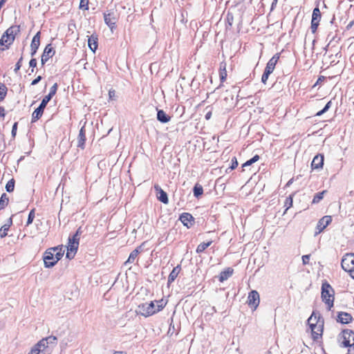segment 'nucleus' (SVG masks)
I'll use <instances>...</instances> for the list:
<instances>
[{
	"mask_svg": "<svg viewBox=\"0 0 354 354\" xmlns=\"http://www.w3.org/2000/svg\"><path fill=\"white\" fill-rule=\"evenodd\" d=\"M165 305L166 303L163 299L141 304L138 306L136 313L145 317H147L162 310Z\"/></svg>",
	"mask_w": 354,
	"mask_h": 354,
	"instance_id": "f257e3e1",
	"label": "nucleus"
},
{
	"mask_svg": "<svg viewBox=\"0 0 354 354\" xmlns=\"http://www.w3.org/2000/svg\"><path fill=\"white\" fill-rule=\"evenodd\" d=\"M56 344L57 337L55 336L43 338L32 347L29 354H50L49 345H55Z\"/></svg>",
	"mask_w": 354,
	"mask_h": 354,
	"instance_id": "f03ea898",
	"label": "nucleus"
},
{
	"mask_svg": "<svg viewBox=\"0 0 354 354\" xmlns=\"http://www.w3.org/2000/svg\"><path fill=\"white\" fill-rule=\"evenodd\" d=\"M319 319V315H317L314 312L308 319V324L311 329L312 337L314 341H317L322 335L324 322Z\"/></svg>",
	"mask_w": 354,
	"mask_h": 354,
	"instance_id": "7ed1b4c3",
	"label": "nucleus"
},
{
	"mask_svg": "<svg viewBox=\"0 0 354 354\" xmlns=\"http://www.w3.org/2000/svg\"><path fill=\"white\" fill-rule=\"evenodd\" d=\"M18 32H19V26H13L8 28L0 39V46H6V48H8L9 46L13 43Z\"/></svg>",
	"mask_w": 354,
	"mask_h": 354,
	"instance_id": "20e7f679",
	"label": "nucleus"
},
{
	"mask_svg": "<svg viewBox=\"0 0 354 354\" xmlns=\"http://www.w3.org/2000/svg\"><path fill=\"white\" fill-rule=\"evenodd\" d=\"M322 299L328 306L330 310L334 304V290L328 283H324L322 286Z\"/></svg>",
	"mask_w": 354,
	"mask_h": 354,
	"instance_id": "39448f33",
	"label": "nucleus"
},
{
	"mask_svg": "<svg viewBox=\"0 0 354 354\" xmlns=\"http://www.w3.org/2000/svg\"><path fill=\"white\" fill-rule=\"evenodd\" d=\"M118 17V14L114 9L108 10L104 13V22L112 31L115 28V24Z\"/></svg>",
	"mask_w": 354,
	"mask_h": 354,
	"instance_id": "423d86ee",
	"label": "nucleus"
},
{
	"mask_svg": "<svg viewBox=\"0 0 354 354\" xmlns=\"http://www.w3.org/2000/svg\"><path fill=\"white\" fill-rule=\"evenodd\" d=\"M57 250V248H51L48 249L44 254V262L46 268H52L56 264L55 261V251Z\"/></svg>",
	"mask_w": 354,
	"mask_h": 354,
	"instance_id": "0eeeda50",
	"label": "nucleus"
},
{
	"mask_svg": "<svg viewBox=\"0 0 354 354\" xmlns=\"http://www.w3.org/2000/svg\"><path fill=\"white\" fill-rule=\"evenodd\" d=\"M342 268L346 272H351L354 269V254H346L342 259Z\"/></svg>",
	"mask_w": 354,
	"mask_h": 354,
	"instance_id": "6e6552de",
	"label": "nucleus"
},
{
	"mask_svg": "<svg viewBox=\"0 0 354 354\" xmlns=\"http://www.w3.org/2000/svg\"><path fill=\"white\" fill-rule=\"evenodd\" d=\"M50 100H48L47 98H46V97H44L41 102V104H39V107L37 108L34 112L32 113V122H34L35 121H37V120H39L43 113H44V109L46 108L47 104L48 103Z\"/></svg>",
	"mask_w": 354,
	"mask_h": 354,
	"instance_id": "1a4fd4ad",
	"label": "nucleus"
},
{
	"mask_svg": "<svg viewBox=\"0 0 354 354\" xmlns=\"http://www.w3.org/2000/svg\"><path fill=\"white\" fill-rule=\"evenodd\" d=\"M260 297L257 290H252L249 292L247 303L248 306L256 309L259 305Z\"/></svg>",
	"mask_w": 354,
	"mask_h": 354,
	"instance_id": "9d476101",
	"label": "nucleus"
},
{
	"mask_svg": "<svg viewBox=\"0 0 354 354\" xmlns=\"http://www.w3.org/2000/svg\"><path fill=\"white\" fill-rule=\"evenodd\" d=\"M342 342L343 347H348L351 344V342H354V332L352 330L346 329L342 331Z\"/></svg>",
	"mask_w": 354,
	"mask_h": 354,
	"instance_id": "9b49d317",
	"label": "nucleus"
},
{
	"mask_svg": "<svg viewBox=\"0 0 354 354\" xmlns=\"http://www.w3.org/2000/svg\"><path fill=\"white\" fill-rule=\"evenodd\" d=\"M332 221V217L330 216H323L317 224V232L315 235L322 232Z\"/></svg>",
	"mask_w": 354,
	"mask_h": 354,
	"instance_id": "f8f14e48",
	"label": "nucleus"
},
{
	"mask_svg": "<svg viewBox=\"0 0 354 354\" xmlns=\"http://www.w3.org/2000/svg\"><path fill=\"white\" fill-rule=\"evenodd\" d=\"M55 50L51 46V44H48L41 55V62L42 65H44L49 58L52 57L55 55Z\"/></svg>",
	"mask_w": 354,
	"mask_h": 354,
	"instance_id": "ddd939ff",
	"label": "nucleus"
},
{
	"mask_svg": "<svg viewBox=\"0 0 354 354\" xmlns=\"http://www.w3.org/2000/svg\"><path fill=\"white\" fill-rule=\"evenodd\" d=\"M154 189L158 199L164 204H167L169 203L167 194L158 185H154Z\"/></svg>",
	"mask_w": 354,
	"mask_h": 354,
	"instance_id": "4468645a",
	"label": "nucleus"
},
{
	"mask_svg": "<svg viewBox=\"0 0 354 354\" xmlns=\"http://www.w3.org/2000/svg\"><path fill=\"white\" fill-rule=\"evenodd\" d=\"M279 59V55L277 53L275 54L271 59H270V60L267 63L264 71L267 72L269 74H271L273 72V71L274 70L275 66H276Z\"/></svg>",
	"mask_w": 354,
	"mask_h": 354,
	"instance_id": "2eb2a0df",
	"label": "nucleus"
},
{
	"mask_svg": "<svg viewBox=\"0 0 354 354\" xmlns=\"http://www.w3.org/2000/svg\"><path fill=\"white\" fill-rule=\"evenodd\" d=\"M180 221L185 226L189 227L194 224V219L192 215L189 213H183L179 218Z\"/></svg>",
	"mask_w": 354,
	"mask_h": 354,
	"instance_id": "dca6fc26",
	"label": "nucleus"
},
{
	"mask_svg": "<svg viewBox=\"0 0 354 354\" xmlns=\"http://www.w3.org/2000/svg\"><path fill=\"white\" fill-rule=\"evenodd\" d=\"M324 156L322 154H317L316 155L312 162H311V167L313 169H319L323 167L324 165Z\"/></svg>",
	"mask_w": 354,
	"mask_h": 354,
	"instance_id": "f3484780",
	"label": "nucleus"
},
{
	"mask_svg": "<svg viewBox=\"0 0 354 354\" xmlns=\"http://www.w3.org/2000/svg\"><path fill=\"white\" fill-rule=\"evenodd\" d=\"M352 319V316L348 313L339 312L337 315V321L341 324H348Z\"/></svg>",
	"mask_w": 354,
	"mask_h": 354,
	"instance_id": "a211bd4d",
	"label": "nucleus"
},
{
	"mask_svg": "<svg viewBox=\"0 0 354 354\" xmlns=\"http://www.w3.org/2000/svg\"><path fill=\"white\" fill-rule=\"evenodd\" d=\"M86 142V131L84 127H82L79 132L77 137V147L84 149Z\"/></svg>",
	"mask_w": 354,
	"mask_h": 354,
	"instance_id": "6ab92c4d",
	"label": "nucleus"
},
{
	"mask_svg": "<svg viewBox=\"0 0 354 354\" xmlns=\"http://www.w3.org/2000/svg\"><path fill=\"white\" fill-rule=\"evenodd\" d=\"M140 248L141 246H139L130 253L128 259L124 262L125 266H127L128 264H131L134 262L138 255L140 252Z\"/></svg>",
	"mask_w": 354,
	"mask_h": 354,
	"instance_id": "aec40b11",
	"label": "nucleus"
},
{
	"mask_svg": "<svg viewBox=\"0 0 354 354\" xmlns=\"http://www.w3.org/2000/svg\"><path fill=\"white\" fill-rule=\"evenodd\" d=\"M181 270V267L180 265H178L175 268H173L172 271L170 272L168 277V283H171L175 281L177 278L180 271Z\"/></svg>",
	"mask_w": 354,
	"mask_h": 354,
	"instance_id": "412c9836",
	"label": "nucleus"
},
{
	"mask_svg": "<svg viewBox=\"0 0 354 354\" xmlns=\"http://www.w3.org/2000/svg\"><path fill=\"white\" fill-rule=\"evenodd\" d=\"M157 120L162 123H167L170 121L171 117L163 110H158Z\"/></svg>",
	"mask_w": 354,
	"mask_h": 354,
	"instance_id": "4be33fe9",
	"label": "nucleus"
},
{
	"mask_svg": "<svg viewBox=\"0 0 354 354\" xmlns=\"http://www.w3.org/2000/svg\"><path fill=\"white\" fill-rule=\"evenodd\" d=\"M88 45L89 48L95 52L97 48V37L93 35H91L88 39Z\"/></svg>",
	"mask_w": 354,
	"mask_h": 354,
	"instance_id": "5701e85b",
	"label": "nucleus"
},
{
	"mask_svg": "<svg viewBox=\"0 0 354 354\" xmlns=\"http://www.w3.org/2000/svg\"><path fill=\"white\" fill-rule=\"evenodd\" d=\"M40 34L41 32L39 31L36 33V35L33 37L31 44H30V48H33L34 50L35 49H38L39 45H40Z\"/></svg>",
	"mask_w": 354,
	"mask_h": 354,
	"instance_id": "b1692460",
	"label": "nucleus"
},
{
	"mask_svg": "<svg viewBox=\"0 0 354 354\" xmlns=\"http://www.w3.org/2000/svg\"><path fill=\"white\" fill-rule=\"evenodd\" d=\"M80 236H75V234L68 238V245L72 247L73 250H77L79 245Z\"/></svg>",
	"mask_w": 354,
	"mask_h": 354,
	"instance_id": "393cba45",
	"label": "nucleus"
},
{
	"mask_svg": "<svg viewBox=\"0 0 354 354\" xmlns=\"http://www.w3.org/2000/svg\"><path fill=\"white\" fill-rule=\"evenodd\" d=\"M233 273V270L228 268L227 270L223 271L220 274L219 281L223 282L227 280Z\"/></svg>",
	"mask_w": 354,
	"mask_h": 354,
	"instance_id": "a878e982",
	"label": "nucleus"
},
{
	"mask_svg": "<svg viewBox=\"0 0 354 354\" xmlns=\"http://www.w3.org/2000/svg\"><path fill=\"white\" fill-rule=\"evenodd\" d=\"M9 198L6 193H3L0 198V210L3 209L8 204Z\"/></svg>",
	"mask_w": 354,
	"mask_h": 354,
	"instance_id": "bb28decb",
	"label": "nucleus"
},
{
	"mask_svg": "<svg viewBox=\"0 0 354 354\" xmlns=\"http://www.w3.org/2000/svg\"><path fill=\"white\" fill-rule=\"evenodd\" d=\"M57 250L55 251L54 255H55V261L56 263L59 260L62 259V257L64 255V250H63V247L62 246H57Z\"/></svg>",
	"mask_w": 354,
	"mask_h": 354,
	"instance_id": "cd10ccee",
	"label": "nucleus"
},
{
	"mask_svg": "<svg viewBox=\"0 0 354 354\" xmlns=\"http://www.w3.org/2000/svg\"><path fill=\"white\" fill-rule=\"evenodd\" d=\"M322 18L321 12L318 7L314 8L312 15V21L319 22Z\"/></svg>",
	"mask_w": 354,
	"mask_h": 354,
	"instance_id": "c85d7f7f",
	"label": "nucleus"
},
{
	"mask_svg": "<svg viewBox=\"0 0 354 354\" xmlns=\"http://www.w3.org/2000/svg\"><path fill=\"white\" fill-rule=\"evenodd\" d=\"M10 224H5L1 227V229H0V237L1 238H4L5 236H7L8 231L10 228V224L12 223V221L10 220Z\"/></svg>",
	"mask_w": 354,
	"mask_h": 354,
	"instance_id": "c756f323",
	"label": "nucleus"
},
{
	"mask_svg": "<svg viewBox=\"0 0 354 354\" xmlns=\"http://www.w3.org/2000/svg\"><path fill=\"white\" fill-rule=\"evenodd\" d=\"M57 88H58L57 84L55 83L50 88L49 93L45 96L46 98L50 100L52 99V97L55 95Z\"/></svg>",
	"mask_w": 354,
	"mask_h": 354,
	"instance_id": "7c9ffc66",
	"label": "nucleus"
},
{
	"mask_svg": "<svg viewBox=\"0 0 354 354\" xmlns=\"http://www.w3.org/2000/svg\"><path fill=\"white\" fill-rule=\"evenodd\" d=\"M212 244V241H209L207 243H200L197 248H196V252L197 253H201L203 252L207 248H208Z\"/></svg>",
	"mask_w": 354,
	"mask_h": 354,
	"instance_id": "2f4dec72",
	"label": "nucleus"
},
{
	"mask_svg": "<svg viewBox=\"0 0 354 354\" xmlns=\"http://www.w3.org/2000/svg\"><path fill=\"white\" fill-rule=\"evenodd\" d=\"M193 192H194V196H196V198H198L199 196H201L203 194V189L202 186L196 185L194 187Z\"/></svg>",
	"mask_w": 354,
	"mask_h": 354,
	"instance_id": "473e14b6",
	"label": "nucleus"
},
{
	"mask_svg": "<svg viewBox=\"0 0 354 354\" xmlns=\"http://www.w3.org/2000/svg\"><path fill=\"white\" fill-rule=\"evenodd\" d=\"M326 192V190H324L321 192L317 193L313 199V203H318L324 197V194Z\"/></svg>",
	"mask_w": 354,
	"mask_h": 354,
	"instance_id": "72a5a7b5",
	"label": "nucleus"
},
{
	"mask_svg": "<svg viewBox=\"0 0 354 354\" xmlns=\"http://www.w3.org/2000/svg\"><path fill=\"white\" fill-rule=\"evenodd\" d=\"M8 88L3 84H0V101H2L6 96Z\"/></svg>",
	"mask_w": 354,
	"mask_h": 354,
	"instance_id": "f704fd0d",
	"label": "nucleus"
},
{
	"mask_svg": "<svg viewBox=\"0 0 354 354\" xmlns=\"http://www.w3.org/2000/svg\"><path fill=\"white\" fill-rule=\"evenodd\" d=\"M227 77V71L225 68V64H223V68L221 66L220 68V80L222 82H223Z\"/></svg>",
	"mask_w": 354,
	"mask_h": 354,
	"instance_id": "c9c22d12",
	"label": "nucleus"
},
{
	"mask_svg": "<svg viewBox=\"0 0 354 354\" xmlns=\"http://www.w3.org/2000/svg\"><path fill=\"white\" fill-rule=\"evenodd\" d=\"M15 180L13 178H12L11 180H10L6 185V189L8 192H13L14 189H15Z\"/></svg>",
	"mask_w": 354,
	"mask_h": 354,
	"instance_id": "e433bc0d",
	"label": "nucleus"
},
{
	"mask_svg": "<svg viewBox=\"0 0 354 354\" xmlns=\"http://www.w3.org/2000/svg\"><path fill=\"white\" fill-rule=\"evenodd\" d=\"M67 250L66 258L69 259H73L77 250H73L72 247H70L69 245L67 247Z\"/></svg>",
	"mask_w": 354,
	"mask_h": 354,
	"instance_id": "4c0bfd02",
	"label": "nucleus"
},
{
	"mask_svg": "<svg viewBox=\"0 0 354 354\" xmlns=\"http://www.w3.org/2000/svg\"><path fill=\"white\" fill-rule=\"evenodd\" d=\"M259 160V155H255L254 157H252L251 159L247 160L243 165V167H248V166H250L251 165H252L253 163L256 162L257 161H258Z\"/></svg>",
	"mask_w": 354,
	"mask_h": 354,
	"instance_id": "58836bf2",
	"label": "nucleus"
},
{
	"mask_svg": "<svg viewBox=\"0 0 354 354\" xmlns=\"http://www.w3.org/2000/svg\"><path fill=\"white\" fill-rule=\"evenodd\" d=\"M80 8L84 10H88V0H80Z\"/></svg>",
	"mask_w": 354,
	"mask_h": 354,
	"instance_id": "ea45409f",
	"label": "nucleus"
},
{
	"mask_svg": "<svg viewBox=\"0 0 354 354\" xmlns=\"http://www.w3.org/2000/svg\"><path fill=\"white\" fill-rule=\"evenodd\" d=\"M292 205V198L291 196H289L286 198L284 206L286 207L285 212Z\"/></svg>",
	"mask_w": 354,
	"mask_h": 354,
	"instance_id": "a19ab883",
	"label": "nucleus"
},
{
	"mask_svg": "<svg viewBox=\"0 0 354 354\" xmlns=\"http://www.w3.org/2000/svg\"><path fill=\"white\" fill-rule=\"evenodd\" d=\"M34 218H35V210L32 209L28 214L26 225H29L30 224H31L32 223Z\"/></svg>",
	"mask_w": 354,
	"mask_h": 354,
	"instance_id": "79ce46f5",
	"label": "nucleus"
},
{
	"mask_svg": "<svg viewBox=\"0 0 354 354\" xmlns=\"http://www.w3.org/2000/svg\"><path fill=\"white\" fill-rule=\"evenodd\" d=\"M319 22H316L311 20V26H310V30L313 33H315L317 31V29L319 26Z\"/></svg>",
	"mask_w": 354,
	"mask_h": 354,
	"instance_id": "37998d69",
	"label": "nucleus"
},
{
	"mask_svg": "<svg viewBox=\"0 0 354 354\" xmlns=\"http://www.w3.org/2000/svg\"><path fill=\"white\" fill-rule=\"evenodd\" d=\"M29 65H30V67L32 68V70H31V72H33L34 71L33 68L35 67H36V66H37V59H35V58H32L30 60Z\"/></svg>",
	"mask_w": 354,
	"mask_h": 354,
	"instance_id": "c03bdc74",
	"label": "nucleus"
},
{
	"mask_svg": "<svg viewBox=\"0 0 354 354\" xmlns=\"http://www.w3.org/2000/svg\"><path fill=\"white\" fill-rule=\"evenodd\" d=\"M22 59H23V57H21V58L19 59V61L17 62V63L15 65V68L14 69V71L16 73L18 72V71L20 69V68L21 66V61H22Z\"/></svg>",
	"mask_w": 354,
	"mask_h": 354,
	"instance_id": "a18cd8bd",
	"label": "nucleus"
},
{
	"mask_svg": "<svg viewBox=\"0 0 354 354\" xmlns=\"http://www.w3.org/2000/svg\"><path fill=\"white\" fill-rule=\"evenodd\" d=\"M270 74L268 73L267 72L264 71L263 72V74L262 75V77H261V82L263 83V84H266L268 77H269V75Z\"/></svg>",
	"mask_w": 354,
	"mask_h": 354,
	"instance_id": "49530a36",
	"label": "nucleus"
},
{
	"mask_svg": "<svg viewBox=\"0 0 354 354\" xmlns=\"http://www.w3.org/2000/svg\"><path fill=\"white\" fill-rule=\"evenodd\" d=\"M310 257V254H306V255L302 256V262H303L304 265H306L308 263Z\"/></svg>",
	"mask_w": 354,
	"mask_h": 354,
	"instance_id": "de8ad7c7",
	"label": "nucleus"
},
{
	"mask_svg": "<svg viewBox=\"0 0 354 354\" xmlns=\"http://www.w3.org/2000/svg\"><path fill=\"white\" fill-rule=\"evenodd\" d=\"M17 122H15L13 126H12V136L13 137H15L16 136V133H17Z\"/></svg>",
	"mask_w": 354,
	"mask_h": 354,
	"instance_id": "09e8293b",
	"label": "nucleus"
},
{
	"mask_svg": "<svg viewBox=\"0 0 354 354\" xmlns=\"http://www.w3.org/2000/svg\"><path fill=\"white\" fill-rule=\"evenodd\" d=\"M232 166L230 167V169L232 170V169H234L238 166V162L235 157H234L232 158Z\"/></svg>",
	"mask_w": 354,
	"mask_h": 354,
	"instance_id": "8fccbe9b",
	"label": "nucleus"
},
{
	"mask_svg": "<svg viewBox=\"0 0 354 354\" xmlns=\"http://www.w3.org/2000/svg\"><path fill=\"white\" fill-rule=\"evenodd\" d=\"M42 79L41 76H38L37 78L33 80L31 82V85L34 86L39 83V82Z\"/></svg>",
	"mask_w": 354,
	"mask_h": 354,
	"instance_id": "3c124183",
	"label": "nucleus"
},
{
	"mask_svg": "<svg viewBox=\"0 0 354 354\" xmlns=\"http://www.w3.org/2000/svg\"><path fill=\"white\" fill-rule=\"evenodd\" d=\"M348 353L347 354H354V342L348 346Z\"/></svg>",
	"mask_w": 354,
	"mask_h": 354,
	"instance_id": "603ef678",
	"label": "nucleus"
},
{
	"mask_svg": "<svg viewBox=\"0 0 354 354\" xmlns=\"http://www.w3.org/2000/svg\"><path fill=\"white\" fill-rule=\"evenodd\" d=\"M331 104H332V102L331 101H329L327 102V104L325 105V106L324 107V111H327L331 106Z\"/></svg>",
	"mask_w": 354,
	"mask_h": 354,
	"instance_id": "864d4df0",
	"label": "nucleus"
},
{
	"mask_svg": "<svg viewBox=\"0 0 354 354\" xmlns=\"http://www.w3.org/2000/svg\"><path fill=\"white\" fill-rule=\"evenodd\" d=\"M82 233V227H80L75 232V236H80Z\"/></svg>",
	"mask_w": 354,
	"mask_h": 354,
	"instance_id": "5fc2aeb1",
	"label": "nucleus"
},
{
	"mask_svg": "<svg viewBox=\"0 0 354 354\" xmlns=\"http://www.w3.org/2000/svg\"><path fill=\"white\" fill-rule=\"evenodd\" d=\"M211 116H212V112L209 111L206 113L205 118L206 120H209L211 118Z\"/></svg>",
	"mask_w": 354,
	"mask_h": 354,
	"instance_id": "6e6d98bb",
	"label": "nucleus"
},
{
	"mask_svg": "<svg viewBox=\"0 0 354 354\" xmlns=\"http://www.w3.org/2000/svg\"><path fill=\"white\" fill-rule=\"evenodd\" d=\"M0 115L3 117L5 115V109L2 106H0Z\"/></svg>",
	"mask_w": 354,
	"mask_h": 354,
	"instance_id": "4d7b16f0",
	"label": "nucleus"
},
{
	"mask_svg": "<svg viewBox=\"0 0 354 354\" xmlns=\"http://www.w3.org/2000/svg\"><path fill=\"white\" fill-rule=\"evenodd\" d=\"M277 3V0H274L272 3V6H271V10H273L274 7L276 6Z\"/></svg>",
	"mask_w": 354,
	"mask_h": 354,
	"instance_id": "13d9d810",
	"label": "nucleus"
},
{
	"mask_svg": "<svg viewBox=\"0 0 354 354\" xmlns=\"http://www.w3.org/2000/svg\"><path fill=\"white\" fill-rule=\"evenodd\" d=\"M324 113H326V111H324V109L321 110L320 111L317 112L316 115L317 116H320L322 115V114H324Z\"/></svg>",
	"mask_w": 354,
	"mask_h": 354,
	"instance_id": "bf43d9fd",
	"label": "nucleus"
},
{
	"mask_svg": "<svg viewBox=\"0 0 354 354\" xmlns=\"http://www.w3.org/2000/svg\"><path fill=\"white\" fill-rule=\"evenodd\" d=\"M37 50V49H35V50H34V49H33V48H31V55H32V56H34V55L36 54Z\"/></svg>",
	"mask_w": 354,
	"mask_h": 354,
	"instance_id": "052dcab7",
	"label": "nucleus"
},
{
	"mask_svg": "<svg viewBox=\"0 0 354 354\" xmlns=\"http://www.w3.org/2000/svg\"><path fill=\"white\" fill-rule=\"evenodd\" d=\"M232 19H233V17L232 16H231L230 18L229 17V16L227 17V21H228V23L230 24V25L232 24L231 21H232Z\"/></svg>",
	"mask_w": 354,
	"mask_h": 354,
	"instance_id": "680f3d73",
	"label": "nucleus"
},
{
	"mask_svg": "<svg viewBox=\"0 0 354 354\" xmlns=\"http://www.w3.org/2000/svg\"><path fill=\"white\" fill-rule=\"evenodd\" d=\"M113 354H126L124 351H115Z\"/></svg>",
	"mask_w": 354,
	"mask_h": 354,
	"instance_id": "e2e57ef3",
	"label": "nucleus"
},
{
	"mask_svg": "<svg viewBox=\"0 0 354 354\" xmlns=\"http://www.w3.org/2000/svg\"><path fill=\"white\" fill-rule=\"evenodd\" d=\"M351 277L354 279V269L351 272H349Z\"/></svg>",
	"mask_w": 354,
	"mask_h": 354,
	"instance_id": "0e129e2a",
	"label": "nucleus"
}]
</instances>
